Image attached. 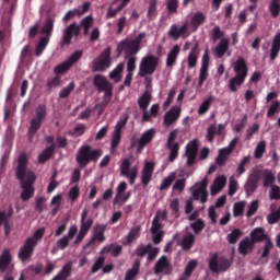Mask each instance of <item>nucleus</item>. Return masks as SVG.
<instances>
[{"mask_svg":"<svg viewBox=\"0 0 280 280\" xmlns=\"http://www.w3.org/2000/svg\"><path fill=\"white\" fill-rule=\"evenodd\" d=\"M46 229L45 228H38L34 233L32 237H28L27 240H32L34 246H37L38 242H40L45 235Z\"/></svg>","mask_w":280,"mask_h":280,"instance_id":"nucleus-61","label":"nucleus"},{"mask_svg":"<svg viewBox=\"0 0 280 280\" xmlns=\"http://www.w3.org/2000/svg\"><path fill=\"white\" fill-rule=\"evenodd\" d=\"M245 208H246L245 201L235 202L233 206V217L234 218L242 217L244 214Z\"/></svg>","mask_w":280,"mask_h":280,"instance_id":"nucleus-58","label":"nucleus"},{"mask_svg":"<svg viewBox=\"0 0 280 280\" xmlns=\"http://www.w3.org/2000/svg\"><path fill=\"white\" fill-rule=\"evenodd\" d=\"M50 42V38L48 37H40L38 43L35 46V56L40 57L45 49L47 48L48 44Z\"/></svg>","mask_w":280,"mask_h":280,"instance_id":"nucleus-46","label":"nucleus"},{"mask_svg":"<svg viewBox=\"0 0 280 280\" xmlns=\"http://www.w3.org/2000/svg\"><path fill=\"white\" fill-rule=\"evenodd\" d=\"M233 265V260L213 253L209 258L208 266L212 273L226 272Z\"/></svg>","mask_w":280,"mask_h":280,"instance_id":"nucleus-6","label":"nucleus"},{"mask_svg":"<svg viewBox=\"0 0 280 280\" xmlns=\"http://www.w3.org/2000/svg\"><path fill=\"white\" fill-rule=\"evenodd\" d=\"M233 70L235 72V75L247 79V77H248V66H247V61L244 58H238L234 62Z\"/></svg>","mask_w":280,"mask_h":280,"instance_id":"nucleus-25","label":"nucleus"},{"mask_svg":"<svg viewBox=\"0 0 280 280\" xmlns=\"http://www.w3.org/2000/svg\"><path fill=\"white\" fill-rule=\"evenodd\" d=\"M250 161H252L250 155H246L241 160V162L236 168L237 177H241L242 175H244L246 173V166L249 165Z\"/></svg>","mask_w":280,"mask_h":280,"instance_id":"nucleus-50","label":"nucleus"},{"mask_svg":"<svg viewBox=\"0 0 280 280\" xmlns=\"http://www.w3.org/2000/svg\"><path fill=\"white\" fill-rule=\"evenodd\" d=\"M130 167H131L130 160L124 159L119 167L120 176L127 178L130 185H135L139 175V170H138V166H132L131 168Z\"/></svg>","mask_w":280,"mask_h":280,"instance_id":"nucleus-11","label":"nucleus"},{"mask_svg":"<svg viewBox=\"0 0 280 280\" xmlns=\"http://www.w3.org/2000/svg\"><path fill=\"white\" fill-rule=\"evenodd\" d=\"M93 85L100 93H107L114 91L113 84L102 74L94 75Z\"/></svg>","mask_w":280,"mask_h":280,"instance_id":"nucleus-20","label":"nucleus"},{"mask_svg":"<svg viewBox=\"0 0 280 280\" xmlns=\"http://www.w3.org/2000/svg\"><path fill=\"white\" fill-rule=\"evenodd\" d=\"M147 16L150 20H153L155 16H158V0H149Z\"/></svg>","mask_w":280,"mask_h":280,"instance_id":"nucleus-56","label":"nucleus"},{"mask_svg":"<svg viewBox=\"0 0 280 280\" xmlns=\"http://www.w3.org/2000/svg\"><path fill=\"white\" fill-rule=\"evenodd\" d=\"M131 197V191H127L126 194H120V196H115L113 199L114 206H124Z\"/></svg>","mask_w":280,"mask_h":280,"instance_id":"nucleus-53","label":"nucleus"},{"mask_svg":"<svg viewBox=\"0 0 280 280\" xmlns=\"http://www.w3.org/2000/svg\"><path fill=\"white\" fill-rule=\"evenodd\" d=\"M27 165L28 158L26 154H20V159H18V168H15V177H18V180H20V186L22 187V195H20V199H22L24 202L34 197V184L36 182L35 173L32 170H28Z\"/></svg>","mask_w":280,"mask_h":280,"instance_id":"nucleus-1","label":"nucleus"},{"mask_svg":"<svg viewBox=\"0 0 280 280\" xmlns=\"http://www.w3.org/2000/svg\"><path fill=\"white\" fill-rule=\"evenodd\" d=\"M142 226L136 225L130 229L128 234L122 240L124 246H130L136 240H138L141 235Z\"/></svg>","mask_w":280,"mask_h":280,"instance_id":"nucleus-26","label":"nucleus"},{"mask_svg":"<svg viewBox=\"0 0 280 280\" xmlns=\"http://www.w3.org/2000/svg\"><path fill=\"white\" fill-rule=\"evenodd\" d=\"M254 242L248 236L244 237L238 244V253L241 255H248L249 250L254 249Z\"/></svg>","mask_w":280,"mask_h":280,"instance_id":"nucleus-37","label":"nucleus"},{"mask_svg":"<svg viewBox=\"0 0 280 280\" xmlns=\"http://www.w3.org/2000/svg\"><path fill=\"white\" fill-rule=\"evenodd\" d=\"M199 56H200V46H199V43H195L194 47L191 48L187 57V66L189 70L195 69L198 66Z\"/></svg>","mask_w":280,"mask_h":280,"instance_id":"nucleus-24","label":"nucleus"},{"mask_svg":"<svg viewBox=\"0 0 280 280\" xmlns=\"http://www.w3.org/2000/svg\"><path fill=\"white\" fill-rule=\"evenodd\" d=\"M245 81H246V78L235 74V77H233L232 79H230V82H229V90H230L232 93H237V92H238V88H241L242 85H244Z\"/></svg>","mask_w":280,"mask_h":280,"instance_id":"nucleus-42","label":"nucleus"},{"mask_svg":"<svg viewBox=\"0 0 280 280\" xmlns=\"http://www.w3.org/2000/svg\"><path fill=\"white\" fill-rule=\"evenodd\" d=\"M152 102V94L149 91H144L138 98V107L140 110H147Z\"/></svg>","mask_w":280,"mask_h":280,"instance_id":"nucleus-40","label":"nucleus"},{"mask_svg":"<svg viewBox=\"0 0 280 280\" xmlns=\"http://www.w3.org/2000/svg\"><path fill=\"white\" fill-rule=\"evenodd\" d=\"M155 171V163L153 161H148L141 171V184L143 187L149 186L152 182V177Z\"/></svg>","mask_w":280,"mask_h":280,"instance_id":"nucleus-21","label":"nucleus"},{"mask_svg":"<svg viewBox=\"0 0 280 280\" xmlns=\"http://www.w3.org/2000/svg\"><path fill=\"white\" fill-rule=\"evenodd\" d=\"M207 21V15L203 12H196L190 18V25L192 30L197 31Z\"/></svg>","mask_w":280,"mask_h":280,"instance_id":"nucleus-34","label":"nucleus"},{"mask_svg":"<svg viewBox=\"0 0 280 280\" xmlns=\"http://www.w3.org/2000/svg\"><path fill=\"white\" fill-rule=\"evenodd\" d=\"M12 260V256L10 254V252L8 249H4V252H2V256L0 257V270H5Z\"/></svg>","mask_w":280,"mask_h":280,"instance_id":"nucleus-51","label":"nucleus"},{"mask_svg":"<svg viewBox=\"0 0 280 280\" xmlns=\"http://www.w3.org/2000/svg\"><path fill=\"white\" fill-rule=\"evenodd\" d=\"M261 177H262L264 188H269L275 186L277 178H276V174L271 170L269 168L261 170Z\"/></svg>","mask_w":280,"mask_h":280,"instance_id":"nucleus-29","label":"nucleus"},{"mask_svg":"<svg viewBox=\"0 0 280 280\" xmlns=\"http://www.w3.org/2000/svg\"><path fill=\"white\" fill-rule=\"evenodd\" d=\"M55 27V20L52 18H47L43 26L40 27V35H44L45 38L50 39L52 36Z\"/></svg>","mask_w":280,"mask_h":280,"instance_id":"nucleus-35","label":"nucleus"},{"mask_svg":"<svg viewBox=\"0 0 280 280\" xmlns=\"http://www.w3.org/2000/svg\"><path fill=\"white\" fill-rule=\"evenodd\" d=\"M160 66V58L154 55H147L141 58L138 69L139 78L152 77Z\"/></svg>","mask_w":280,"mask_h":280,"instance_id":"nucleus-5","label":"nucleus"},{"mask_svg":"<svg viewBox=\"0 0 280 280\" xmlns=\"http://www.w3.org/2000/svg\"><path fill=\"white\" fill-rule=\"evenodd\" d=\"M153 272L155 276H171L173 273V265L166 255H162L154 264Z\"/></svg>","mask_w":280,"mask_h":280,"instance_id":"nucleus-15","label":"nucleus"},{"mask_svg":"<svg viewBox=\"0 0 280 280\" xmlns=\"http://www.w3.org/2000/svg\"><path fill=\"white\" fill-rule=\"evenodd\" d=\"M250 241L254 242V244L261 243L265 241H268V234L266 233L265 228H255L250 234Z\"/></svg>","mask_w":280,"mask_h":280,"instance_id":"nucleus-27","label":"nucleus"},{"mask_svg":"<svg viewBox=\"0 0 280 280\" xmlns=\"http://www.w3.org/2000/svg\"><path fill=\"white\" fill-rule=\"evenodd\" d=\"M238 143V138H234L226 148H222L219 150L218 156L215 158V164L219 167H222L226 164L230 155L233 154Z\"/></svg>","mask_w":280,"mask_h":280,"instance_id":"nucleus-12","label":"nucleus"},{"mask_svg":"<svg viewBox=\"0 0 280 280\" xmlns=\"http://www.w3.org/2000/svg\"><path fill=\"white\" fill-rule=\"evenodd\" d=\"M124 59L127 60V73H135V71L137 70V56L125 57Z\"/></svg>","mask_w":280,"mask_h":280,"instance_id":"nucleus-57","label":"nucleus"},{"mask_svg":"<svg viewBox=\"0 0 280 280\" xmlns=\"http://www.w3.org/2000/svg\"><path fill=\"white\" fill-rule=\"evenodd\" d=\"M196 243V236L192 233H187L182 240V249L185 252L190 250Z\"/></svg>","mask_w":280,"mask_h":280,"instance_id":"nucleus-44","label":"nucleus"},{"mask_svg":"<svg viewBox=\"0 0 280 280\" xmlns=\"http://www.w3.org/2000/svg\"><path fill=\"white\" fill-rule=\"evenodd\" d=\"M214 102V97L213 96H209L207 97L201 105L198 108V115L203 116L206 115L209 110L210 107L212 105V103Z\"/></svg>","mask_w":280,"mask_h":280,"instance_id":"nucleus-49","label":"nucleus"},{"mask_svg":"<svg viewBox=\"0 0 280 280\" xmlns=\"http://www.w3.org/2000/svg\"><path fill=\"white\" fill-rule=\"evenodd\" d=\"M105 228L103 225H96L95 226V232L94 235L92 236V238L89 241L88 245L92 246L95 244V242L97 241L98 243H104L105 242Z\"/></svg>","mask_w":280,"mask_h":280,"instance_id":"nucleus-39","label":"nucleus"},{"mask_svg":"<svg viewBox=\"0 0 280 280\" xmlns=\"http://www.w3.org/2000/svg\"><path fill=\"white\" fill-rule=\"evenodd\" d=\"M72 273V264L68 262L51 278V280H68Z\"/></svg>","mask_w":280,"mask_h":280,"instance_id":"nucleus-32","label":"nucleus"},{"mask_svg":"<svg viewBox=\"0 0 280 280\" xmlns=\"http://www.w3.org/2000/svg\"><path fill=\"white\" fill-rule=\"evenodd\" d=\"M165 148L170 151L168 162L174 163L179 156L180 143H166Z\"/></svg>","mask_w":280,"mask_h":280,"instance_id":"nucleus-36","label":"nucleus"},{"mask_svg":"<svg viewBox=\"0 0 280 280\" xmlns=\"http://www.w3.org/2000/svg\"><path fill=\"white\" fill-rule=\"evenodd\" d=\"M155 135H156V130L154 128H151V129L144 131L138 140L137 151L138 152L143 151L144 148L153 141Z\"/></svg>","mask_w":280,"mask_h":280,"instance_id":"nucleus-22","label":"nucleus"},{"mask_svg":"<svg viewBox=\"0 0 280 280\" xmlns=\"http://www.w3.org/2000/svg\"><path fill=\"white\" fill-rule=\"evenodd\" d=\"M75 90V83L70 82L67 86L60 90L59 92V98L60 100H66L71 95V92Z\"/></svg>","mask_w":280,"mask_h":280,"instance_id":"nucleus-55","label":"nucleus"},{"mask_svg":"<svg viewBox=\"0 0 280 280\" xmlns=\"http://www.w3.org/2000/svg\"><path fill=\"white\" fill-rule=\"evenodd\" d=\"M103 156L101 149H92L90 144L81 145L75 153V162L79 168L84 170L90 163H97Z\"/></svg>","mask_w":280,"mask_h":280,"instance_id":"nucleus-3","label":"nucleus"},{"mask_svg":"<svg viewBox=\"0 0 280 280\" xmlns=\"http://www.w3.org/2000/svg\"><path fill=\"white\" fill-rule=\"evenodd\" d=\"M279 113H280V102L275 101L268 108L267 118H273Z\"/></svg>","mask_w":280,"mask_h":280,"instance_id":"nucleus-63","label":"nucleus"},{"mask_svg":"<svg viewBox=\"0 0 280 280\" xmlns=\"http://www.w3.org/2000/svg\"><path fill=\"white\" fill-rule=\"evenodd\" d=\"M269 199L271 201H278L280 200V186L278 185H271L269 190Z\"/></svg>","mask_w":280,"mask_h":280,"instance_id":"nucleus-64","label":"nucleus"},{"mask_svg":"<svg viewBox=\"0 0 280 280\" xmlns=\"http://www.w3.org/2000/svg\"><path fill=\"white\" fill-rule=\"evenodd\" d=\"M88 214L89 211L86 209H84L81 213L80 229L75 236V240L73 241V245H80L93 226L94 221L92 218H88Z\"/></svg>","mask_w":280,"mask_h":280,"instance_id":"nucleus-8","label":"nucleus"},{"mask_svg":"<svg viewBox=\"0 0 280 280\" xmlns=\"http://www.w3.org/2000/svg\"><path fill=\"white\" fill-rule=\"evenodd\" d=\"M182 115V108L178 106H173L168 112L165 113L163 118V125L166 128L172 127L175 125Z\"/></svg>","mask_w":280,"mask_h":280,"instance_id":"nucleus-19","label":"nucleus"},{"mask_svg":"<svg viewBox=\"0 0 280 280\" xmlns=\"http://www.w3.org/2000/svg\"><path fill=\"white\" fill-rule=\"evenodd\" d=\"M35 247L34 241L32 238H26V241H24V246L20 247L18 258H20L22 262H26L33 256Z\"/></svg>","mask_w":280,"mask_h":280,"instance_id":"nucleus-18","label":"nucleus"},{"mask_svg":"<svg viewBox=\"0 0 280 280\" xmlns=\"http://www.w3.org/2000/svg\"><path fill=\"white\" fill-rule=\"evenodd\" d=\"M125 70V62H119L116 68L109 72V79L114 80L116 83H119L122 79L121 74Z\"/></svg>","mask_w":280,"mask_h":280,"instance_id":"nucleus-45","label":"nucleus"},{"mask_svg":"<svg viewBox=\"0 0 280 280\" xmlns=\"http://www.w3.org/2000/svg\"><path fill=\"white\" fill-rule=\"evenodd\" d=\"M243 236V232L241 229H234L230 234H228V242L231 245H234L238 242V240Z\"/></svg>","mask_w":280,"mask_h":280,"instance_id":"nucleus-52","label":"nucleus"},{"mask_svg":"<svg viewBox=\"0 0 280 280\" xmlns=\"http://www.w3.org/2000/svg\"><path fill=\"white\" fill-rule=\"evenodd\" d=\"M191 194V199L194 201H200L205 205L208 202L209 191H208V177H205L202 180L197 182L194 186L189 188Z\"/></svg>","mask_w":280,"mask_h":280,"instance_id":"nucleus-7","label":"nucleus"},{"mask_svg":"<svg viewBox=\"0 0 280 280\" xmlns=\"http://www.w3.org/2000/svg\"><path fill=\"white\" fill-rule=\"evenodd\" d=\"M230 49V39L229 38H222L220 40V43L217 45V47L214 48V56L218 59H222L226 52Z\"/></svg>","mask_w":280,"mask_h":280,"instance_id":"nucleus-30","label":"nucleus"},{"mask_svg":"<svg viewBox=\"0 0 280 280\" xmlns=\"http://www.w3.org/2000/svg\"><path fill=\"white\" fill-rule=\"evenodd\" d=\"M47 117V106L46 104H39L34 109V116L31 119V125L28 126V142H33L34 137L40 130L43 124L46 121Z\"/></svg>","mask_w":280,"mask_h":280,"instance_id":"nucleus-4","label":"nucleus"},{"mask_svg":"<svg viewBox=\"0 0 280 280\" xmlns=\"http://www.w3.org/2000/svg\"><path fill=\"white\" fill-rule=\"evenodd\" d=\"M177 178V174L176 172H171L166 177L163 178L159 190L160 191H165L167 189H170V187L173 185V183L176 180Z\"/></svg>","mask_w":280,"mask_h":280,"instance_id":"nucleus-43","label":"nucleus"},{"mask_svg":"<svg viewBox=\"0 0 280 280\" xmlns=\"http://www.w3.org/2000/svg\"><path fill=\"white\" fill-rule=\"evenodd\" d=\"M94 23L92 15H86L80 23L72 22L66 28L62 30L61 39L59 43L60 48L70 47L73 38H78L83 30V36H89L90 30Z\"/></svg>","mask_w":280,"mask_h":280,"instance_id":"nucleus-2","label":"nucleus"},{"mask_svg":"<svg viewBox=\"0 0 280 280\" xmlns=\"http://www.w3.org/2000/svg\"><path fill=\"white\" fill-rule=\"evenodd\" d=\"M269 12L272 19L280 16V0H271L269 4Z\"/></svg>","mask_w":280,"mask_h":280,"instance_id":"nucleus-54","label":"nucleus"},{"mask_svg":"<svg viewBox=\"0 0 280 280\" xmlns=\"http://www.w3.org/2000/svg\"><path fill=\"white\" fill-rule=\"evenodd\" d=\"M102 252L106 254L110 253L113 257H118L122 253V246L110 244V245L104 246Z\"/></svg>","mask_w":280,"mask_h":280,"instance_id":"nucleus-48","label":"nucleus"},{"mask_svg":"<svg viewBox=\"0 0 280 280\" xmlns=\"http://www.w3.org/2000/svg\"><path fill=\"white\" fill-rule=\"evenodd\" d=\"M199 153V142L197 139L189 141L186 145L185 156L187 158L186 166L192 167L196 164Z\"/></svg>","mask_w":280,"mask_h":280,"instance_id":"nucleus-16","label":"nucleus"},{"mask_svg":"<svg viewBox=\"0 0 280 280\" xmlns=\"http://www.w3.org/2000/svg\"><path fill=\"white\" fill-rule=\"evenodd\" d=\"M188 27H189L188 22H185L180 27L177 24H172L170 26L167 35L170 38L177 42L180 38L187 37Z\"/></svg>","mask_w":280,"mask_h":280,"instance_id":"nucleus-17","label":"nucleus"},{"mask_svg":"<svg viewBox=\"0 0 280 280\" xmlns=\"http://www.w3.org/2000/svg\"><path fill=\"white\" fill-rule=\"evenodd\" d=\"M135 254L137 257H140V258H143L145 255H148L147 260L149 262H152L159 256L160 248L153 246L151 243L147 245L141 244L139 247L136 248Z\"/></svg>","mask_w":280,"mask_h":280,"instance_id":"nucleus-13","label":"nucleus"},{"mask_svg":"<svg viewBox=\"0 0 280 280\" xmlns=\"http://www.w3.org/2000/svg\"><path fill=\"white\" fill-rule=\"evenodd\" d=\"M82 56L83 51L77 50L70 55L66 62L70 66V68H72L73 65L78 63L81 60Z\"/></svg>","mask_w":280,"mask_h":280,"instance_id":"nucleus-62","label":"nucleus"},{"mask_svg":"<svg viewBox=\"0 0 280 280\" xmlns=\"http://www.w3.org/2000/svg\"><path fill=\"white\" fill-rule=\"evenodd\" d=\"M179 55H180V46L174 45L166 56V62H165L166 68H173L177 62Z\"/></svg>","mask_w":280,"mask_h":280,"instance_id":"nucleus-28","label":"nucleus"},{"mask_svg":"<svg viewBox=\"0 0 280 280\" xmlns=\"http://www.w3.org/2000/svg\"><path fill=\"white\" fill-rule=\"evenodd\" d=\"M112 48L106 47L101 55L93 61L94 72H105L112 66Z\"/></svg>","mask_w":280,"mask_h":280,"instance_id":"nucleus-9","label":"nucleus"},{"mask_svg":"<svg viewBox=\"0 0 280 280\" xmlns=\"http://www.w3.org/2000/svg\"><path fill=\"white\" fill-rule=\"evenodd\" d=\"M195 235H199L206 229V222L203 219L199 218L189 224Z\"/></svg>","mask_w":280,"mask_h":280,"instance_id":"nucleus-47","label":"nucleus"},{"mask_svg":"<svg viewBox=\"0 0 280 280\" xmlns=\"http://www.w3.org/2000/svg\"><path fill=\"white\" fill-rule=\"evenodd\" d=\"M228 178L225 175H220L214 179L213 186H211V195H217L223 190L226 186Z\"/></svg>","mask_w":280,"mask_h":280,"instance_id":"nucleus-38","label":"nucleus"},{"mask_svg":"<svg viewBox=\"0 0 280 280\" xmlns=\"http://www.w3.org/2000/svg\"><path fill=\"white\" fill-rule=\"evenodd\" d=\"M55 149H56L55 144H50L49 147L45 148L38 155V163L45 164L46 162H48L54 155Z\"/></svg>","mask_w":280,"mask_h":280,"instance_id":"nucleus-41","label":"nucleus"},{"mask_svg":"<svg viewBox=\"0 0 280 280\" xmlns=\"http://www.w3.org/2000/svg\"><path fill=\"white\" fill-rule=\"evenodd\" d=\"M141 268V259L136 258L132 262L130 269H128L125 273V280H135L136 277L139 275Z\"/></svg>","mask_w":280,"mask_h":280,"instance_id":"nucleus-33","label":"nucleus"},{"mask_svg":"<svg viewBox=\"0 0 280 280\" xmlns=\"http://www.w3.org/2000/svg\"><path fill=\"white\" fill-rule=\"evenodd\" d=\"M190 173H187L185 170H180L178 174V179L175 180L172 190L178 191L179 194H183L187 186V179L190 177Z\"/></svg>","mask_w":280,"mask_h":280,"instance_id":"nucleus-23","label":"nucleus"},{"mask_svg":"<svg viewBox=\"0 0 280 280\" xmlns=\"http://www.w3.org/2000/svg\"><path fill=\"white\" fill-rule=\"evenodd\" d=\"M280 55V33H277L272 39L270 48V61H276Z\"/></svg>","mask_w":280,"mask_h":280,"instance_id":"nucleus-31","label":"nucleus"},{"mask_svg":"<svg viewBox=\"0 0 280 280\" xmlns=\"http://www.w3.org/2000/svg\"><path fill=\"white\" fill-rule=\"evenodd\" d=\"M117 56L124 55V58L135 57L139 54L138 48L131 43V38L120 40L116 47Z\"/></svg>","mask_w":280,"mask_h":280,"instance_id":"nucleus-14","label":"nucleus"},{"mask_svg":"<svg viewBox=\"0 0 280 280\" xmlns=\"http://www.w3.org/2000/svg\"><path fill=\"white\" fill-rule=\"evenodd\" d=\"M267 144L265 141H260L254 152V156L256 160H260L264 158V154L266 153Z\"/></svg>","mask_w":280,"mask_h":280,"instance_id":"nucleus-60","label":"nucleus"},{"mask_svg":"<svg viewBox=\"0 0 280 280\" xmlns=\"http://www.w3.org/2000/svg\"><path fill=\"white\" fill-rule=\"evenodd\" d=\"M128 120L129 115H125L122 119L116 122L110 138V150H116L119 147L122 138V130L126 128Z\"/></svg>","mask_w":280,"mask_h":280,"instance_id":"nucleus-10","label":"nucleus"},{"mask_svg":"<svg viewBox=\"0 0 280 280\" xmlns=\"http://www.w3.org/2000/svg\"><path fill=\"white\" fill-rule=\"evenodd\" d=\"M179 0H166V10L168 14H177Z\"/></svg>","mask_w":280,"mask_h":280,"instance_id":"nucleus-59","label":"nucleus"}]
</instances>
